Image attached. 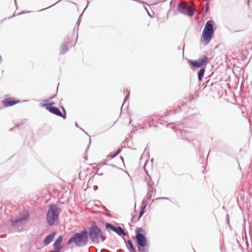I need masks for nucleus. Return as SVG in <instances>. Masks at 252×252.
Segmentation results:
<instances>
[{
  "label": "nucleus",
  "mask_w": 252,
  "mask_h": 252,
  "mask_svg": "<svg viewBox=\"0 0 252 252\" xmlns=\"http://www.w3.org/2000/svg\"><path fill=\"white\" fill-rule=\"evenodd\" d=\"M60 211L61 209L58 208L55 204L49 205L46 217V222L49 225L53 226L56 221L59 220Z\"/></svg>",
  "instance_id": "obj_5"
},
{
  "label": "nucleus",
  "mask_w": 252,
  "mask_h": 252,
  "mask_svg": "<svg viewBox=\"0 0 252 252\" xmlns=\"http://www.w3.org/2000/svg\"><path fill=\"white\" fill-rule=\"evenodd\" d=\"M89 1H87V5L86 6V7H85V9H84V10H83V12H82V13H81V14L80 15V16H79V19H78V21H77V23H76V24L75 27V28H74V30H75V29L76 28V27H77V28L78 29V27H79V24H80V20L81 17V16H82V15H83L84 11L85 10V9H86L87 8V7H88V5H89Z\"/></svg>",
  "instance_id": "obj_26"
},
{
  "label": "nucleus",
  "mask_w": 252,
  "mask_h": 252,
  "mask_svg": "<svg viewBox=\"0 0 252 252\" xmlns=\"http://www.w3.org/2000/svg\"><path fill=\"white\" fill-rule=\"evenodd\" d=\"M209 62V58L206 55H202L197 60H189V64L193 67L200 68L197 72L198 80L201 82L205 72L206 65Z\"/></svg>",
  "instance_id": "obj_3"
},
{
  "label": "nucleus",
  "mask_w": 252,
  "mask_h": 252,
  "mask_svg": "<svg viewBox=\"0 0 252 252\" xmlns=\"http://www.w3.org/2000/svg\"><path fill=\"white\" fill-rule=\"evenodd\" d=\"M178 50H180V49H181L180 47V46H179V47H178Z\"/></svg>",
  "instance_id": "obj_50"
},
{
  "label": "nucleus",
  "mask_w": 252,
  "mask_h": 252,
  "mask_svg": "<svg viewBox=\"0 0 252 252\" xmlns=\"http://www.w3.org/2000/svg\"><path fill=\"white\" fill-rule=\"evenodd\" d=\"M181 110V107L178 106H175L174 108L170 109L169 111H168L167 112V113H168V115L170 114L169 112H170L171 113L175 114V113L180 111Z\"/></svg>",
  "instance_id": "obj_23"
},
{
  "label": "nucleus",
  "mask_w": 252,
  "mask_h": 252,
  "mask_svg": "<svg viewBox=\"0 0 252 252\" xmlns=\"http://www.w3.org/2000/svg\"><path fill=\"white\" fill-rule=\"evenodd\" d=\"M115 232L120 236H126L128 235V233L127 232H126L125 231L124 229H123L120 226H117V228L116 229V231Z\"/></svg>",
  "instance_id": "obj_19"
},
{
  "label": "nucleus",
  "mask_w": 252,
  "mask_h": 252,
  "mask_svg": "<svg viewBox=\"0 0 252 252\" xmlns=\"http://www.w3.org/2000/svg\"><path fill=\"white\" fill-rule=\"evenodd\" d=\"M140 125H141V124H140L139 126H140ZM143 128V127H140V126H139V128Z\"/></svg>",
  "instance_id": "obj_51"
},
{
  "label": "nucleus",
  "mask_w": 252,
  "mask_h": 252,
  "mask_svg": "<svg viewBox=\"0 0 252 252\" xmlns=\"http://www.w3.org/2000/svg\"><path fill=\"white\" fill-rule=\"evenodd\" d=\"M117 228V226H115V225L113 226V227L112 228V231H113V232H115L116 231V229Z\"/></svg>",
  "instance_id": "obj_41"
},
{
  "label": "nucleus",
  "mask_w": 252,
  "mask_h": 252,
  "mask_svg": "<svg viewBox=\"0 0 252 252\" xmlns=\"http://www.w3.org/2000/svg\"><path fill=\"white\" fill-rule=\"evenodd\" d=\"M75 126H76V127H79V128H80V127H79V126H78V124H77V123H75Z\"/></svg>",
  "instance_id": "obj_45"
},
{
  "label": "nucleus",
  "mask_w": 252,
  "mask_h": 252,
  "mask_svg": "<svg viewBox=\"0 0 252 252\" xmlns=\"http://www.w3.org/2000/svg\"><path fill=\"white\" fill-rule=\"evenodd\" d=\"M30 214L28 212H26L19 217L10 220L11 225L13 227H18L23 224L24 221H27L29 218Z\"/></svg>",
  "instance_id": "obj_7"
},
{
  "label": "nucleus",
  "mask_w": 252,
  "mask_h": 252,
  "mask_svg": "<svg viewBox=\"0 0 252 252\" xmlns=\"http://www.w3.org/2000/svg\"><path fill=\"white\" fill-rule=\"evenodd\" d=\"M121 151L122 149L120 148H118L113 154H109L107 156V159H111L114 158L121 153Z\"/></svg>",
  "instance_id": "obj_22"
},
{
  "label": "nucleus",
  "mask_w": 252,
  "mask_h": 252,
  "mask_svg": "<svg viewBox=\"0 0 252 252\" xmlns=\"http://www.w3.org/2000/svg\"><path fill=\"white\" fill-rule=\"evenodd\" d=\"M63 236L60 235V236H59L58 238L54 242L53 245V247L62 250L63 249V246H61V244L63 242Z\"/></svg>",
  "instance_id": "obj_17"
},
{
  "label": "nucleus",
  "mask_w": 252,
  "mask_h": 252,
  "mask_svg": "<svg viewBox=\"0 0 252 252\" xmlns=\"http://www.w3.org/2000/svg\"><path fill=\"white\" fill-rule=\"evenodd\" d=\"M117 252H124V251L122 249H119L117 250Z\"/></svg>",
  "instance_id": "obj_43"
},
{
  "label": "nucleus",
  "mask_w": 252,
  "mask_h": 252,
  "mask_svg": "<svg viewBox=\"0 0 252 252\" xmlns=\"http://www.w3.org/2000/svg\"><path fill=\"white\" fill-rule=\"evenodd\" d=\"M56 3H55L53 4H52V5H51V6H48V7H47V8H43V9H41L40 11H42V10H45V9H47V8H50V7H51V6H52L53 5H54Z\"/></svg>",
  "instance_id": "obj_38"
},
{
  "label": "nucleus",
  "mask_w": 252,
  "mask_h": 252,
  "mask_svg": "<svg viewBox=\"0 0 252 252\" xmlns=\"http://www.w3.org/2000/svg\"><path fill=\"white\" fill-rule=\"evenodd\" d=\"M141 123H142V124H143V125H146V124H147V123H149L148 122V121H145V118H142V119L141 120Z\"/></svg>",
  "instance_id": "obj_32"
},
{
  "label": "nucleus",
  "mask_w": 252,
  "mask_h": 252,
  "mask_svg": "<svg viewBox=\"0 0 252 252\" xmlns=\"http://www.w3.org/2000/svg\"><path fill=\"white\" fill-rule=\"evenodd\" d=\"M146 178V180L147 181V185L148 187H153L154 185V183L152 181V178L151 176H149L148 178L147 177Z\"/></svg>",
  "instance_id": "obj_24"
},
{
  "label": "nucleus",
  "mask_w": 252,
  "mask_h": 252,
  "mask_svg": "<svg viewBox=\"0 0 252 252\" xmlns=\"http://www.w3.org/2000/svg\"><path fill=\"white\" fill-rule=\"evenodd\" d=\"M95 201L97 202H99V203H100V202L99 200H95Z\"/></svg>",
  "instance_id": "obj_49"
},
{
  "label": "nucleus",
  "mask_w": 252,
  "mask_h": 252,
  "mask_svg": "<svg viewBox=\"0 0 252 252\" xmlns=\"http://www.w3.org/2000/svg\"><path fill=\"white\" fill-rule=\"evenodd\" d=\"M156 199V200H162V199H169V198L167 197H160L157 198Z\"/></svg>",
  "instance_id": "obj_34"
},
{
  "label": "nucleus",
  "mask_w": 252,
  "mask_h": 252,
  "mask_svg": "<svg viewBox=\"0 0 252 252\" xmlns=\"http://www.w3.org/2000/svg\"><path fill=\"white\" fill-rule=\"evenodd\" d=\"M114 226V225L111 223L106 222L105 223V229L107 230H112Z\"/></svg>",
  "instance_id": "obj_28"
},
{
  "label": "nucleus",
  "mask_w": 252,
  "mask_h": 252,
  "mask_svg": "<svg viewBox=\"0 0 252 252\" xmlns=\"http://www.w3.org/2000/svg\"><path fill=\"white\" fill-rule=\"evenodd\" d=\"M144 229L142 227H139L135 230V243L139 252H149L147 246L148 240L145 234Z\"/></svg>",
  "instance_id": "obj_4"
},
{
  "label": "nucleus",
  "mask_w": 252,
  "mask_h": 252,
  "mask_svg": "<svg viewBox=\"0 0 252 252\" xmlns=\"http://www.w3.org/2000/svg\"><path fill=\"white\" fill-rule=\"evenodd\" d=\"M163 116L158 117L157 115H151L145 117V121H147L149 123V127H151L152 126V125L151 123L154 124L155 122L157 123H159L160 124H162V119L163 118Z\"/></svg>",
  "instance_id": "obj_9"
},
{
  "label": "nucleus",
  "mask_w": 252,
  "mask_h": 252,
  "mask_svg": "<svg viewBox=\"0 0 252 252\" xmlns=\"http://www.w3.org/2000/svg\"><path fill=\"white\" fill-rule=\"evenodd\" d=\"M215 23L213 20H208L205 25L203 31L214 33L216 28L215 27Z\"/></svg>",
  "instance_id": "obj_11"
},
{
  "label": "nucleus",
  "mask_w": 252,
  "mask_h": 252,
  "mask_svg": "<svg viewBox=\"0 0 252 252\" xmlns=\"http://www.w3.org/2000/svg\"><path fill=\"white\" fill-rule=\"evenodd\" d=\"M111 166H114V165L113 164H111Z\"/></svg>",
  "instance_id": "obj_56"
},
{
  "label": "nucleus",
  "mask_w": 252,
  "mask_h": 252,
  "mask_svg": "<svg viewBox=\"0 0 252 252\" xmlns=\"http://www.w3.org/2000/svg\"><path fill=\"white\" fill-rule=\"evenodd\" d=\"M20 101V100H17L13 97H8L3 100L2 102L5 107H10L19 103Z\"/></svg>",
  "instance_id": "obj_12"
},
{
  "label": "nucleus",
  "mask_w": 252,
  "mask_h": 252,
  "mask_svg": "<svg viewBox=\"0 0 252 252\" xmlns=\"http://www.w3.org/2000/svg\"><path fill=\"white\" fill-rule=\"evenodd\" d=\"M56 96V94H54L53 95V96H51L50 98H49V99H52L53 98H54Z\"/></svg>",
  "instance_id": "obj_42"
},
{
  "label": "nucleus",
  "mask_w": 252,
  "mask_h": 252,
  "mask_svg": "<svg viewBox=\"0 0 252 252\" xmlns=\"http://www.w3.org/2000/svg\"><path fill=\"white\" fill-rule=\"evenodd\" d=\"M14 1H15V4L16 5V0H14Z\"/></svg>",
  "instance_id": "obj_53"
},
{
  "label": "nucleus",
  "mask_w": 252,
  "mask_h": 252,
  "mask_svg": "<svg viewBox=\"0 0 252 252\" xmlns=\"http://www.w3.org/2000/svg\"><path fill=\"white\" fill-rule=\"evenodd\" d=\"M142 207L141 208V210H140V212L139 213V216H138V218L137 220H134V216H133L132 218L131 219V222L132 223H135V222H136V221L137 220H140V219L141 218V217L144 214V213L145 212V208L147 206V203L145 202V199H143L142 201Z\"/></svg>",
  "instance_id": "obj_13"
},
{
  "label": "nucleus",
  "mask_w": 252,
  "mask_h": 252,
  "mask_svg": "<svg viewBox=\"0 0 252 252\" xmlns=\"http://www.w3.org/2000/svg\"><path fill=\"white\" fill-rule=\"evenodd\" d=\"M91 139L90 138V143H91Z\"/></svg>",
  "instance_id": "obj_54"
},
{
  "label": "nucleus",
  "mask_w": 252,
  "mask_h": 252,
  "mask_svg": "<svg viewBox=\"0 0 252 252\" xmlns=\"http://www.w3.org/2000/svg\"><path fill=\"white\" fill-rule=\"evenodd\" d=\"M184 47H185V43H184V44H183V53H184Z\"/></svg>",
  "instance_id": "obj_46"
},
{
  "label": "nucleus",
  "mask_w": 252,
  "mask_h": 252,
  "mask_svg": "<svg viewBox=\"0 0 252 252\" xmlns=\"http://www.w3.org/2000/svg\"><path fill=\"white\" fill-rule=\"evenodd\" d=\"M145 166H146V163H145V164L143 166V169H144V171H145L146 174L147 175V177H149V176H150V175L149 174L147 170L146 169Z\"/></svg>",
  "instance_id": "obj_31"
},
{
  "label": "nucleus",
  "mask_w": 252,
  "mask_h": 252,
  "mask_svg": "<svg viewBox=\"0 0 252 252\" xmlns=\"http://www.w3.org/2000/svg\"><path fill=\"white\" fill-rule=\"evenodd\" d=\"M226 222L227 225L229 224V215L228 214L226 215Z\"/></svg>",
  "instance_id": "obj_33"
},
{
  "label": "nucleus",
  "mask_w": 252,
  "mask_h": 252,
  "mask_svg": "<svg viewBox=\"0 0 252 252\" xmlns=\"http://www.w3.org/2000/svg\"><path fill=\"white\" fill-rule=\"evenodd\" d=\"M121 160H122V162H123V163H124V158H123L122 156H121Z\"/></svg>",
  "instance_id": "obj_44"
},
{
  "label": "nucleus",
  "mask_w": 252,
  "mask_h": 252,
  "mask_svg": "<svg viewBox=\"0 0 252 252\" xmlns=\"http://www.w3.org/2000/svg\"><path fill=\"white\" fill-rule=\"evenodd\" d=\"M209 10V2H207L205 5V12L207 13Z\"/></svg>",
  "instance_id": "obj_30"
},
{
  "label": "nucleus",
  "mask_w": 252,
  "mask_h": 252,
  "mask_svg": "<svg viewBox=\"0 0 252 252\" xmlns=\"http://www.w3.org/2000/svg\"><path fill=\"white\" fill-rule=\"evenodd\" d=\"M50 113L56 115L59 117H63L62 112L60 111V109L56 106L55 107H48L47 110Z\"/></svg>",
  "instance_id": "obj_16"
},
{
  "label": "nucleus",
  "mask_w": 252,
  "mask_h": 252,
  "mask_svg": "<svg viewBox=\"0 0 252 252\" xmlns=\"http://www.w3.org/2000/svg\"><path fill=\"white\" fill-rule=\"evenodd\" d=\"M21 126V125H16L15 126V127H12V128H10L9 129V131H12L13 130V129H14L15 127H19Z\"/></svg>",
  "instance_id": "obj_36"
},
{
  "label": "nucleus",
  "mask_w": 252,
  "mask_h": 252,
  "mask_svg": "<svg viewBox=\"0 0 252 252\" xmlns=\"http://www.w3.org/2000/svg\"><path fill=\"white\" fill-rule=\"evenodd\" d=\"M25 13V12H21V13H18V15H20V14H21Z\"/></svg>",
  "instance_id": "obj_47"
},
{
  "label": "nucleus",
  "mask_w": 252,
  "mask_h": 252,
  "mask_svg": "<svg viewBox=\"0 0 252 252\" xmlns=\"http://www.w3.org/2000/svg\"><path fill=\"white\" fill-rule=\"evenodd\" d=\"M131 123V120L130 119V120H129V125Z\"/></svg>",
  "instance_id": "obj_48"
},
{
  "label": "nucleus",
  "mask_w": 252,
  "mask_h": 252,
  "mask_svg": "<svg viewBox=\"0 0 252 252\" xmlns=\"http://www.w3.org/2000/svg\"><path fill=\"white\" fill-rule=\"evenodd\" d=\"M109 251L106 249H103L101 250L100 252H109Z\"/></svg>",
  "instance_id": "obj_39"
},
{
  "label": "nucleus",
  "mask_w": 252,
  "mask_h": 252,
  "mask_svg": "<svg viewBox=\"0 0 252 252\" xmlns=\"http://www.w3.org/2000/svg\"><path fill=\"white\" fill-rule=\"evenodd\" d=\"M85 159H87V157H85Z\"/></svg>",
  "instance_id": "obj_55"
},
{
  "label": "nucleus",
  "mask_w": 252,
  "mask_h": 252,
  "mask_svg": "<svg viewBox=\"0 0 252 252\" xmlns=\"http://www.w3.org/2000/svg\"><path fill=\"white\" fill-rule=\"evenodd\" d=\"M96 174L100 176H102L103 174L102 172H99V169H97Z\"/></svg>",
  "instance_id": "obj_37"
},
{
  "label": "nucleus",
  "mask_w": 252,
  "mask_h": 252,
  "mask_svg": "<svg viewBox=\"0 0 252 252\" xmlns=\"http://www.w3.org/2000/svg\"><path fill=\"white\" fill-rule=\"evenodd\" d=\"M80 128L81 130H83V131H84V132H85V131H84V130L82 129V128Z\"/></svg>",
  "instance_id": "obj_52"
},
{
  "label": "nucleus",
  "mask_w": 252,
  "mask_h": 252,
  "mask_svg": "<svg viewBox=\"0 0 252 252\" xmlns=\"http://www.w3.org/2000/svg\"><path fill=\"white\" fill-rule=\"evenodd\" d=\"M93 189H94V190H96L98 189V188L97 186L95 185L94 186Z\"/></svg>",
  "instance_id": "obj_40"
},
{
  "label": "nucleus",
  "mask_w": 252,
  "mask_h": 252,
  "mask_svg": "<svg viewBox=\"0 0 252 252\" xmlns=\"http://www.w3.org/2000/svg\"><path fill=\"white\" fill-rule=\"evenodd\" d=\"M54 104L55 102L54 101H51L47 103H43L41 104V106L42 107H45L46 110H48V107H54V106H53V105H54Z\"/></svg>",
  "instance_id": "obj_27"
},
{
  "label": "nucleus",
  "mask_w": 252,
  "mask_h": 252,
  "mask_svg": "<svg viewBox=\"0 0 252 252\" xmlns=\"http://www.w3.org/2000/svg\"><path fill=\"white\" fill-rule=\"evenodd\" d=\"M125 92L127 93V94H126V96L124 98V101H123V105H122V107H121V109H122V107H123V106H124V104L125 103V102L128 99V98H129L130 91H128L127 90H124L123 91V92H124V94L125 93Z\"/></svg>",
  "instance_id": "obj_25"
},
{
  "label": "nucleus",
  "mask_w": 252,
  "mask_h": 252,
  "mask_svg": "<svg viewBox=\"0 0 252 252\" xmlns=\"http://www.w3.org/2000/svg\"><path fill=\"white\" fill-rule=\"evenodd\" d=\"M76 42V41H71L69 38H67V41H65L62 43L61 46L60 54L63 55L69 50L67 43L71 44V46H74Z\"/></svg>",
  "instance_id": "obj_10"
},
{
  "label": "nucleus",
  "mask_w": 252,
  "mask_h": 252,
  "mask_svg": "<svg viewBox=\"0 0 252 252\" xmlns=\"http://www.w3.org/2000/svg\"><path fill=\"white\" fill-rule=\"evenodd\" d=\"M101 207H102V209H103V211H106V212H108L109 211L108 209L105 206H104L103 205H102Z\"/></svg>",
  "instance_id": "obj_35"
},
{
  "label": "nucleus",
  "mask_w": 252,
  "mask_h": 252,
  "mask_svg": "<svg viewBox=\"0 0 252 252\" xmlns=\"http://www.w3.org/2000/svg\"><path fill=\"white\" fill-rule=\"evenodd\" d=\"M61 108L62 109V110L63 111V113H62L63 117H61L63 118V119H65L66 117V110L63 106H61Z\"/></svg>",
  "instance_id": "obj_29"
},
{
  "label": "nucleus",
  "mask_w": 252,
  "mask_h": 252,
  "mask_svg": "<svg viewBox=\"0 0 252 252\" xmlns=\"http://www.w3.org/2000/svg\"><path fill=\"white\" fill-rule=\"evenodd\" d=\"M87 232L89 239L94 244H98L100 241L103 242L106 239L105 233L95 223L89 227Z\"/></svg>",
  "instance_id": "obj_2"
},
{
  "label": "nucleus",
  "mask_w": 252,
  "mask_h": 252,
  "mask_svg": "<svg viewBox=\"0 0 252 252\" xmlns=\"http://www.w3.org/2000/svg\"><path fill=\"white\" fill-rule=\"evenodd\" d=\"M148 191L147 195L145 197V200H150L152 196L154 191H156V189H154L153 187H148Z\"/></svg>",
  "instance_id": "obj_20"
},
{
  "label": "nucleus",
  "mask_w": 252,
  "mask_h": 252,
  "mask_svg": "<svg viewBox=\"0 0 252 252\" xmlns=\"http://www.w3.org/2000/svg\"><path fill=\"white\" fill-rule=\"evenodd\" d=\"M178 11L185 15L192 17L195 13V9L190 5L185 2H180L177 5Z\"/></svg>",
  "instance_id": "obj_6"
},
{
  "label": "nucleus",
  "mask_w": 252,
  "mask_h": 252,
  "mask_svg": "<svg viewBox=\"0 0 252 252\" xmlns=\"http://www.w3.org/2000/svg\"><path fill=\"white\" fill-rule=\"evenodd\" d=\"M192 145L194 148L195 149V151L197 154L200 155V142L197 140H193L192 141Z\"/></svg>",
  "instance_id": "obj_21"
},
{
  "label": "nucleus",
  "mask_w": 252,
  "mask_h": 252,
  "mask_svg": "<svg viewBox=\"0 0 252 252\" xmlns=\"http://www.w3.org/2000/svg\"><path fill=\"white\" fill-rule=\"evenodd\" d=\"M175 132L177 134L180 132L181 137L183 140H188L189 133L186 130L182 129L181 128H178L174 129Z\"/></svg>",
  "instance_id": "obj_15"
},
{
  "label": "nucleus",
  "mask_w": 252,
  "mask_h": 252,
  "mask_svg": "<svg viewBox=\"0 0 252 252\" xmlns=\"http://www.w3.org/2000/svg\"><path fill=\"white\" fill-rule=\"evenodd\" d=\"M88 233L86 228L74 233L66 242V246L73 244L77 248L85 247L89 241Z\"/></svg>",
  "instance_id": "obj_1"
},
{
  "label": "nucleus",
  "mask_w": 252,
  "mask_h": 252,
  "mask_svg": "<svg viewBox=\"0 0 252 252\" xmlns=\"http://www.w3.org/2000/svg\"><path fill=\"white\" fill-rule=\"evenodd\" d=\"M56 232L55 231L52 232L51 233L47 235L43 241V244L44 246L49 245L54 240Z\"/></svg>",
  "instance_id": "obj_14"
},
{
  "label": "nucleus",
  "mask_w": 252,
  "mask_h": 252,
  "mask_svg": "<svg viewBox=\"0 0 252 252\" xmlns=\"http://www.w3.org/2000/svg\"><path fill=\"white\" fill-rule=\"evenodd\" d=\"M123 238L129 252H136V251L133 245L131 240L129 239L126 241V240L125 238L123 237Z\"/></svg>",
  "instance_id": "obj_18"
},
{
  "label": "nucleus",
  "mask_w": 252,
  "mask_h": 252,
  "mask_svg": "<svg viewBox=\"0 0 252 252\" xmlns=\"http://www.w3.org/2000/svg\"><path fill=\"white\" fill-rule=\"evenodd\" d=\"M214 35V33L213 32L203 30L201 36V42H203L204 45L208 44L213 38Z\"/></svg>",
  "instance_id": "obj_8"
}]
</instances>
